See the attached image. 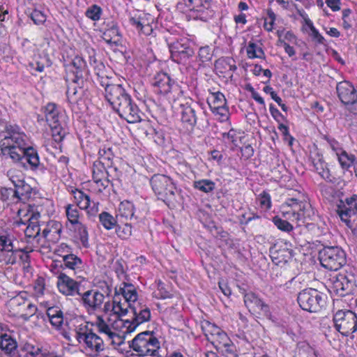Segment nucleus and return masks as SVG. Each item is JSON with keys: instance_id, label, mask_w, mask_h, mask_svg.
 <instances>
[{"instance_id": "36", "label": "nucleus", "mask_w": 357, "mask_h": 357, "mask_svg": "<svg viewBox=\"0 0 357 357\" xmlns=\"http://www.w3.org/2000/svg\"><path fill=\"white\" fill-rule=\"evenodd\" d=\"M0 348L7 354H12L17 349L16 341L7 334L1 335Z\"/></svg>"}, {"instance_id": "48", "label": "nucleus", "mask_w": 357, "mask_h": 357, "mask_svg": "<svg viewBox=\"0 0 357 357\" xmlns=\"http://www.w3.org/2000/svg\"><path fill=\"white\" fill-rule=\"evenodd\" d=\"M7 176L13 184L14 187L18 184H22V181L24 180V176L22 172L15 168H12L8 171Z\"/></svg>"}, {"instance_id": "54", "label": "nucleus", "mask_w": 357, "mask_h": 357, "mask_svg": "<svg viewBox=\"0 0 357 357\" xmlns=\"http://www.w3.org/2000/svg\"><path fill=\"white\" fill-rule=\"evenodd\" d=\"M30 17L37 25L43 24L47 19L46 14L40 9H34L30 13Z\"/></svg>"}, {"instance_id": "47", "label": "nucleus", "mask_w": 357, "mask_h": 357, "mask_svg": "<svg viewBox=\"0 0 357 357\" xmlns=\"http://www.w3.org/2000/svg\"><path fill=\"white\" fill-rule=\"evenodd\" d=\"M246 52L248 58H262L264 56V52L261 47L255 44V43L250 42L246 48Z\"/></svg>"}, {"instance_id": "33", "label": "nucleus", "mask_w": 357, "mask_h": 357, "mask_svg": "<svg viewBox=\"0 0 357 357\" xmlns=\"http://www.w3.org/2000/svg\"><path fill=\"white\" fill-rule=\"evenodd\" d=\"M47 315L50 322L56 329H60L63 324V312L59 307H49Z\"/></svg>"}, {"instance_id": "4", "label": "nucleus", "mask_w": 357, "mask_h": 357, "mask_svg": "<svg viewBox=\"0 0 357 357\" xmlns=\"http://www.w3.org/2000/svg\"><path fill=\"white\" fill-rule=\"evenodd\" d=\"M15 237L8 230L0 229V263L5 265H13L19 259L25 261L29 256L22 249L14 245Z\"/></svg>"}, {"instance_id": "12", "label": "nucleus", "mask_w": 357, "mask_h": 357, "mask_svg": "<svg viewBox=\"0 0 357 357\" xmlns=\"http://www.w3.org/2000/svg\"><path fill=\"white\" fill-rule=\"evenodd\" d=\"M151 185L155 194L159 199L172 200L176 192V187L173 180L164 174H155L150 181Z\"/></svg>"}, {"instance_id": "43", "label": "nucleus", "mask_w": 357, "mask_h": 357, "mask_svg": "<svg viewBox=\"0 0 357 357\" xmlns=\"http://www.w3.org/2000/svg\"><path fill=\"white\" fill-rule=\"evenodd\" d=\"M202 328L207 339L211 340L215 336L220 333L221 329L213 324L208 321H204L202 323Z\"/></svg>"}, {"instance_id": "40", "label": "nucleus", "mask_w": 357, "mask_h": 357, "mask_svg": "<svg viewBox=\"0 0 357 357\" xmlns=\"http://www.w3.org/2000/svg\"><path fill=\"white\" fill-rule=\"evenodd\" d=\"M314 167L317 172L326 181H331V174L327 165L320 157L313 161Z\"/></svg>"}, {"instance_id": "20", "label": "nucleus", "mask_w": 357, "mask_h": 357, "mask_svg": "<svg viewBox=\"0 0 357 357\" xmlns=\"http://www.w3.org/2000/svg\"><path fill=\"white\" fill-rule=\"evenodd\" d=\"M130 308V303L123 301L119 294L114 293L113 299L107 301L104 305V312L106 314L105 317L114 316V320H121L120 317L125 316L128 313V309ZM105 317V316H103Z\"/></svg>"}, {"instance_id": "2", "label": "nucleus", "mask_w": 357, "mask_h": 357, "mask_svg": "<svg viewBox=\"0 0 357 357\" xmlns=\"http://www.w3.org/2000/svg\"><path fill=\"white\" fill-rule=\"evenodd\" d=\"M102 86L105 87L106 100L121 119L129 123L141 121L142 112L121 84L102 82Z\"/></svg>"}, {"instance_id": "16", "label": "nucleus", "mask_w": 357, "mask_h": 357, "mask_svg": "<svg viewBox=\"0 0 357 357\" xmlns=\"http://www.w3.org/2000/svg\"><path fill=\"white\" fill-rule=\"evenodd\" d=\"M130 308L132 309L134 317L131 321L123 320L124 333H130L135 331L138 326L151 319V311L146 305L137 303Z\"/></svg>"}, {"instance_id": "50", "label": "nucleus", "mask_w": 357, "mask_h": 357, "mask_svg": "<svg viewBox=\"0 0 357 357\" xmlns=\"http://www.w3.org/2000/svg\"><path fill=\"white\" fill-rule=\"evenodd\" d=\"M119 33L116 26H112L111 29H107L103 33V39L107 43L116 44L119 40Z\"/></svg>"}, {"instance_id": "63", "label": "nucleus", "mask_w": 357, "mask_h": 357, "mask_svg": "<svg viewBox=\"0 0 357 357\" xmlns=\"http://www.w3.org/2000/svg\"><path fill=\"white\" fill-rule=\"evenodd\" d=\"M326 3L333 11H338L340 9V0H326Z\"/></svg>"}, {"instance_id": "56", "label": "nucleus", "mask_w": 357, "mask_h": 357, "mask_svg": "<svg viewBox=\"0 0 357 357\" xmlns=\"http://www.w3.org/2000/svg\"><path fill=\"white\" fill-rule=\"evenodd\" d=\"M275 15L271 10L267 11V15L264 17L263 26L267 31H272L274 29Z\"/></svg>"}, {"instance_id": "27", "label": "nucleus", "mask_w": 357, "mask_h": 357, "mask_svg": "<svg viewBox=\"0 0 357 357\" xmlns=\"http://www.w3.org/2000/svg\"><path fill=\"white\" fill-rule=\"evenodd\" d=\"M179 103L181 121L187 127L192 128L197 123L195 109L191 102L183 100Z\"/></svg>"}, {"instance_id": "62", "label": "nucleus", "mask_w": 357, "mask_h": 357, "mask_svg": "<svg viewBox=\"0 0 357 357\" xmlns=\"http://www.w3.org/2000/svg\"><path fill=\"white\" fill-rule=\"evenodd\" d=\"M259 202L261 206L265 208L266 209H268L271 206V198L268 194L264 193L261 195Z\"/></svg>"}, {"instance_id": "29", "label": "nucleus", "mask_w": 357, "mask_h": 357, "mask_svg": "<svg viewBox=\"0 0 357 357\" xmlns=\"http://www.w3.org/2000/svg\"><path fill=\"white\" fill-rule=\"evenodd\" d=\"M115 294H119L123 301L130 303V307L137 304L138 294L135 287L130 283H121L119 287L115 288Z\"/></svg>"}, {"instance_id": "57", "label": "nucleus", "mask_w": 357, "mask_h": 357, "mask_svg": "<svg viewBox=\"0 0 357 357\" xmlns=\"http://www.w3.org/2000/svg\"><path fill=\"white\" fill-rule=\"evenodd\" d=\"M72 65L75 68L74 73L75 74V77L78 79L79 77L82 76V72L86 67V62L82 58L75 56L73 60Z\"/></svg>"}, {"instance_id": "14", "label": "nucleus", "mask_w": 357, "mask_h": 357, "mask_svg": "<svg viewBox=\"0 0 357 357\" xmlns=\"http://www.w3.org/2000/svg\"><path fill=\"white\" fill-rule=\"evenodd\" d=\"M18 225H26L24 229L25 236L29 238L36 237L40 234L39 218L40 213H36L27 208H20L17 212Z\"/></svg>"}, {"instance_id": "64", "label": "nucleus", "mask_w": 357, "mask_h": 357, "mask_svg": "<svg viewBox=\"0 0 357 357\" xmlns=\"http://www.w3.org/2000/svg\"><path fill=\"white\" fill-rule=\"evenodd\" d=\"M251 91V96L252 98L257 102L259 104L263 105L265 107V102L264 98L259 95V93H257L256 91H255L253 89H252Z\"/></svg>"}, {"instance_id": "21", "label": "nucleus", "mask_w": 357, "mask_h": 357, "mask_svg": "<svg viewBox=\"0 0 357 357\" xmlns=\"http://www.w3.org/2000/svg\"><path fill=\"white\" fill-rule=\"evenodd\" d=\"M271 257L277 266H282L287 263L293 257L291 245L287 242L276 243L270 250Z\"/></svg>"}, {"instance_id": "34", "label": "nucleus", "mask_w": 357, "mask_h": 357, "mask_svg": "<svg viewBox=\"0 0 357 357\" xmlns=\"http://www.w3.org/2000/svg\"><path fill=\"white\" fill-rule=\"evenodd\" d=\"M305 24L303 29L308 33L312 40L319 45H324L326 40L314 26L313 22L308 17L304 18Z\"/></svg>"}, {"instance_id": "55", "label": "nucleus", "mask_w": 357, "mask_h": 357, "mask_svg": "<svg viewBox=\"0 0 357 357\" xmlns=\"http://www.w3.org/2000/svg\"><path fill=\"white\" fill-rule=\"evenodd\" d=\"M117 236L122 239H128L132 234V227L130 224L118 226L116 229Z\"/></svg>"}, {"instance_id": "7", "label": "nucleus", "mask_w": 357, "mask_h": 357, "mask_svg": "<svg viewBox=\"0 0 357 357\" xmlns=\"http://www.w3.org/2000/svg\"><path fill=\"white\" fill-rule=\"evenodd\" d=\"M130 347L139 356H155L160 349V342L153 333L144 331L132 339Z\"/></svg>"}, {"instance_id": "3", "label": "nucleus", "mask_w": 357, "mask_h": 357, "mask_svg": "<svg viewBox=\"0 0 357 357\" xmlns=\"http://www.w3.org/2000/svg\"><path fill=\"white\" fill-rule=\"evenodd\" d=\"M280 211L285 220L275 216L273 222L280 230L286 232L294 229V226L289 221L295 223L297 227H301L314 215L313 209L308 202L298 201L295 198L287 199L281 206Z\"/></svg>"}, {"instance_id": "38", "label": "nucleus", "mask_w": 357, "mask_h": 357, "mask_svg": "<svg viewBox=\"0 0 357 357\" xmlns=\"http://www.w3.org/2000/svg\"><path fill=\"white\" fill-rule=\"evenodd\" d=\"M63 261L66 268L75 271L82 268V261L73 254H66L63 256Z\"/></svg>"}, {"instance_id": "13", "label": "nucleus", "mask_w": 357, "mask_h": 357, "mask_svg": "<svg viewBox=\"0 0 357 357\" xmlns=\"http://www.w3.org/2000/svg\"><path fill=\"white\" fill-rule=\"evenodd\" d=\"M300 307L310 312L319 311L325 304L323 294L315 289H305L301 291L297 298Z\"/></svg>"}, {"instance_id": "1", "label": "nucleus", "mask_w": 357, "mask_h": 357, "mask_svg": "<svg viewBox=\"0 0 357 357\" xmlns=\"http://www.w3.org/2000/svg\"><path fill=\"white\" fill-rule=\"evenodd\" d=\"M1 154L17 162L26 159L32 170L40 168L41 164L37 151L30 145L29 139L17 125H7L0 133Z\"/></svg>"}, {"instance_id": "6", "label": "nucleus", "mask_w": 357, "mask_h": 357, "mask_svg": "<svg viewBox=\"0 0 357 357\" xmlns=\"http://www.w3.org/2000/svg\"><path fill=\"white\" fill-rule=\"evenodd\" d=\"M123 320H112L110 317L98 316L94 326L98 332L105 336L106 340L114 347H120L125 342V337L118 333L119 327H123Z\"/></svg>"}, {"instance_id": "41", "label": "nucleus", "mask_w": 357, "mask_h": 357, "mask_svg": "<svg viewBox=\"0 0 357 357\" xmlns=\"http://www.w3.org/2000/svg\"><path fill=\"white\" fill-rule=\"evenodd\" d=\"M118 215L126 219L131 218L134 215V205L129 201L121 202L118 208Z\"/></svg>"}, {"instance_id": "59", "label": "nucleus", "mask_w": 357, "mask_h": 357, "mask_svg": "<svg viewBox=\"0 0 357 357\" xmlns=\"http://www.w3.org/2000/svg\"><path fill=\"white\" fill-rule=\"evenodd\" d=\"M153 296L158 299H165L171 297L169 291H166L162 284H159L158 289L153 292Z\"/></svg>"}, {"instance_id": "39", "label": "nucleus", "mask_w": 357, "mask_h": 357, "mask_svg": "<svg viewBox=\"0 0 357 357\" xmlns=\"http://www.w3.org/2000/svg\"><path fill=\"white\" fill-rule=\"evenodd\" d=\"M211 342L215 344L218 349L229 350L231 346V341L227 335L222 330L220 333L212 338Z\"/></svg>"}, {"instance_id": "5", "label": "nucleus", "mask_w": 357, "mask_h": 357, "mask_svg": "<svg viewBox=\"0 0 357 357\" xmlns=\"http://www.w3.org/2000/svg\"><path fill=\"white\" fill-rule=\"evenodd\" d=\"M75 338L84 351L91 356H98L104 348L102 339L84 323L76 326Z\"/></svg>"}, {"instance_id": "17", "label": "nucleus", "mask_w": 357, "mask_h": 357, "mask_svg": "<svg viewBox=\"0 0 357 357\" xmlns=\"http://www.w3.org/2000/svg\"><path fill=\"white\" fill-rule=\"evenodd\" d=\"M207 102L211 112L220 121L224 122L229 119V109L227 107V100L223 93L220 91L211 93L207 98Z\"/></svg>"}, {"instance_id": "35", "label": "nucleus", "mask_w": 357, "mask_h": 357, "mask_svg": "<svg viewBox=\"0 0 357 357\" xmlns=\"http://www.w3.org/2000/svg\"><path fill=\"white\" fill-rule=\"evenodd\" d=\"M129 21L139 33L149 35L152 31L151 26L143 17H131Z\"/></svg>"}, {"instance_id": "42", "label": "nucleus", "mask_w": 357, "mask_h": 357, "mask_svg": "<svg viewBox=\"0 0 357 357\" xmlns=\"http://www.w3.org/2000/svg\"><path fill=\"white\" fill-rule=\"evenodd\" d=\"M13 193L17 198L26 199L31 193V188L29 184L26 183L24 180L22 184H18L15 187Z\"/></svg>"}, {"instance_id": "53", "label": "nucleus", "mask_w": 357, "mask_h": 357, "mask_svg": "<svg viewBox=\"0 0 357 357\" xmlns=\"http://www.w3.org/2000/svg\"><path fill=\"white\" fill-rule=\"evenodd\" d=\"M45 280L43 277H38L33 282V288L34 294L37 297H40L44 294L45 290Z\"/></svg>"}, {"instance_id": "44", "label": "nucleus", "mask_w": 357, "mask_h": 357, "mask_svg": "<svg viewBox=\"0 0 357 357\" xmlns=\"http://www.w3.org/2000/svg\"><path fill=\"white\" fill-rule=\"evenodd\" d=\"M193 187L203 192L208 193L212 192L215 187L213 181L208 179H202L193 183Z\"/></svg>"}, {"instance_id": "19", "label": "nucleus", "mask_w": 357, "mask_h": 357, "mask_svg": "<svg viewBox=\"0 0 357 357\" xmlns=\"http://www.w3.org/2000/svg\"><path fill=\"white\" fill-rule=\"evenodd\" d=\"M56 286L59 293L66 296L81 295L79 293L80 283L64 273H59L56 275Z\"/></svg>"}, {"instance_id": "46", "label": "nucleus", "mask_w": 357, "mask_h": 357, "mask_svg": "<svg viewBox=\"0 0 357 357\" xmlns=\"http://www.w3.org/2000/svg\"><path fill=\"white\" fill-rule=\"evenodd\" d=\"M29 66L31 69L41 73L44 70L45 67L51 66V61L47 55H44L43 56H40L39 59L31 63Z\"/></svg>"}, {"instance_id": "26", "label": "nucleus", "mask_w": 357, "mask_h": 357, "mask_svg": "<svg viewBox=\"0 0 357 357\" xmlns=\"http://www.w3.org/2000/svg\"><path fill=\"white\" fill-rule=\"evenodd\" d=\"M80 296L84 305L89 310L100 309L105 300L104 294L97 290H88Z\"/></svg>"}, {"instance_id": "23", "label": "nucleus", "mask_w": 357, "mask_h": 357, "mask_svg": "<svg viewBox=\"0 0 357 357\" xmlns=\"http://www.w3.org/2000/svg\"><path fill=\"white\" fill-rule=\"evenodd\" d=\"M339 98L344 105H352L354 113L357 114V93L354 86L347 81L340 82L337 85Z\"/></svg>"}, {"instance_id": "10", "label": "nucleus", "mask_w": 357, "mask_h": 357, "mask_svg": "<svg viewBox=\"0 0 357 357\" xmlns=\"http://www.w3.org/2000/svg\"><path fill=\"white\" fill-rule=\"evenodd\" d=\"M337 213L341 220L357 235V195H353L344 202L341 200L337 205Z\"/></svg>"}, {"instance_id": "8", "label": "nucleus", "mask_w": 357, "mask_h": 357, "mask_svg": "<svg viewBox=\"0 0 357 357\" xmlns=\"http://www.w3.org/2000/svg\"><path fill=\"white\" fill-rule=\"evenodd\" d=\"M321 266L330 271H337L347 263L345 252L338 246L324 247L319 251Z\"/></svg>"}, {"instance_id": "31", "label": "nucleus", "mask_w": 357, "mask_h": 357, "mask_svg": "<svg viewBox=\"0 0 357 357\" xmlns=\"http://www.w3.org/2000/svg\"><path fill=\"white\" fill-rule=\"evenodd\" d=\"M74 242L79 248H89V233L86 227L84 224L74 226Z\"/></svg>"}, {"instance_id": "51", "label": "nucleus", "mask_w": 357, "mask_h": 357, "mask_svg": "<svg viewBox=\"0 0 357 357\" xmlns=\"http://www.w3.org/2000/svg\"><path fill=\"white\" fill-rule=\"evenodd\" d=\"M338 161L342 168H349L354 161V156L353 155L348 154L345 151H342L337 155H336Z\"/></svg>"}, {"instance_id": "30", "label": "nucleus", "mask_w": 357, "mask_h": 357, "mask_svg": "<svg viewBox=\"0 0 357 357\" xmlns=\"http://www.w3.org/2000/svg\"><path fill=\"white\" fill-rule=\"evenodd\" d=\"M353 278H349L344 274H338L332 279L333 291L340 296H344L347 291L352 287Z\"/></svg>"}, {"instance_id": "9", "label": "nucleus", "mask_w": 357, "mask_h": 357, "mask_svg": "<svg viewBox=\"0 0 357 357\" xmlns=\"http://www.w3.org/2000/svg\"><path fill=\"white\" fill-rule=\"evenodd\" d=\"M158 89L157 91L166 96L171 103H175L183 98V91L181 86L172 82L169 75L165 73H158L153 83Z\"/></svg>"}, {"instance_id": "28", "label": "nucleus", "mask_w": 357, "mask_h": 357, "mask_svg": "<svg viewBox=\"0 0 357 357\" xmlns=\"http://www.w3.org/2000/svg\"><path fill=\"white\" fill-rule=\"evenodd\" d=\"M185 6L192 13L190 15L194 19L206 20L205 11L208 10L210 2L208 0H184Z\"/></svg>"}, {"instance_id": "49", "label": "nucleus", "mask_w": 357, "mask_h": 357, "mask_svg": "<svg viewBox=\"0 0 357 357\" xmlns=\"http://www.w3.org/2000/svg\"><path fill=\"white\" fill-rule=\"evenodd\" d=\"M99 220L105 229L109 230L114 228L116 221L115 218L107 212H102L99 215Z\"/></svg>"}, {"instance_id": "15", "label": "nucleus", "mask_w": 357, "mask_h": 357, "mask_svg": "<svg viewBox=\"0 0 357 357\" xmlns=\"http://www.w3.org/2000/svg\"><path fill=\"white\" fill-rule=\"evenodd\" d=\"M171 57L178 63H185L192 55V43L186 38H181L169 45Z\"/></svg>"}, {"instance_id": "60", "label": "nucleus", "mask_w": 357, "mask_h": 357, "mask_svg": "<svg viewBox=\"0 0 357 357\" xmlns=\"http://www.w3.org/2000/svg\"><path fill=\"white\" fill-rule=\"evenodd\" d=\"M351 11L350 9H344L342 10V26L345 29H349L351 27V24L349 20V17L351 14Z\"/></svg>"}, {"instance_id": "58", "label": "nucleus", "mask_w": 357, "mask_h": 357, "mask_svg": "<svg viewBox=\"0 0 357 357\" xmlns=\"http://www.w3.org/2000/svg\"><path fill=\"white\" fill-rule=\"evenodd\" d=\"M198 57L202 62H206L211 60L212 53L208 46H204L199 48Z\"/></svg>"}, {"instance_id": "25", "label": "nucleus", "mask_w": 357, "mask_h": 357, "mask_svg": "<svg viewBox=\"0 0 357 357\" xmlns=\"http://www.w3.org/2000/svg\"><path fill=\"white\" fill-rule=\"evenodd\" d=\"M244 303L250 312L265 316L270 315L268 305L252 292H248L244 295Z\"/></svg>"}, {"instance_id": "22", "label": "nucleus", "mask_w": 357, "mask_h": 357, "mask_svg": "<svg viewBox=\"0 0 357 357\" xmlns=\"http://www.w3.org/2000/svg\"><path fill=\"white\" fill-rule=\"evenodd\" d=\"M107 172L102 165V162H96L93 167V185L92 187L98 193L107 191L110 181L107 178Z\"/></svg>"}, {"instance_id": "52", "label": "nucleus", "mask_w": 357, "mask_h": 357, "mask_svg": "<svg viewBox=\"0 0 357 357\" xmlns=\"http://www.w3.org/2000/svg\"><path fill=\"white\" fill-rule=\"evenodd\" d=\"M102 12V8L99 6L92 5L87 8L85 15L88 18L98 21L100 19Z\"/></svg>"}, {"instance_id": "61", "label": "nucleus", "mask_w": 357, "mask_h": 357, "mask_svg": "<svg viewBox=\"0 0 357 357\" xmlns=\"http://www.w3.org/2000/svg\"><path fill=\"white\" fill-rule=\"evenodd\" d=\"M327 141L330 145V147L335 152V155H337L339 153L343 151L340 144L334 139L327 138Z\"/></svg>"}, {"instance_id": "18", "label": "nucleus", "mask_w": 357, "mask_h": 357, "mask_svg": "<svg viewBox=\"0 0 357 357\" xmlns=\"http://www.w3.org/2000/svg\"><path fill=\"white\" fill-rule=\"evenodd\" d=\"M14 316L27 320L36 312V307L29 301L24 299L22 295L12 298L9 303Z\"/></svg>"}, {"instance_id": "11", "label": "nucleus", "mask_w": 357, "mask_h": 357, "mask_svg": "<svg viewBox=\"0 0 357 357\" xmlns=\"http://www.w3.org/2000/svg\"><path fill=\"white\" fill-rule=\"evenodd\" d=\"M333 322L335 328L343 336L357 331V316L351 310H337L333 315Z\"/></svg>"}, {"instance_id": "24", "label": "nucleus", "mask_w": 357, "mask_h": 357, "mask_svg": "<svg viewBox=\"0 0 357 357\" xmlns=\"http://www.w3.org/2000/svg\"><path fill=\"white\" fill-rule=\"evenodd\" d=\"M72 192L77 207L86 211L90 215H95L98 212V203L91 201L88 194L78 189L73 190Z\"/></svg>"}, {"instance_id": "37", "label": "nucleus", "mask_w": 357, "mask_h": 357, "mask_svg": "<svg viewBox=\"0 0 357 357\" xmlns=\"http://www.w3.org/2000/svg\"><path fill=\"white\" fill-rule=\"evenodd\" d=\"M66 215L68 222L74 226L82 224L81 215L77 207L73 204H68L66 207Z\"/></svg>"}, {"instance_id": "32", "label": "nucleus", "mask_w": 357, "mask_h": 357, "mask_svg": "<svg viewBox=\"0 0 357 357\" xmlns=\"http://www.w3.org/2000/svg\"><path fill=\"white\" fill-rule=\"evenodd\" d=\"M46 121L49 126L63 122L64 115L54 103H48L45 109Z\"/></svg>"}, {"instance_id": "45", "label": "nucleus", "mask_w": 357, "mask_h": 357, "mask_svg": "<svg viewBox=\"0 0 357 357\" xmlns=\"http://www.w3.org/2000/svg\"><path fill=\"white\" fill-rule=\"evenodd\" d=\"M50 127L52 130V136L54 140L56 142H61L67 132L62 126V122L50 125Z\"/></svg>"}]
</instances>
